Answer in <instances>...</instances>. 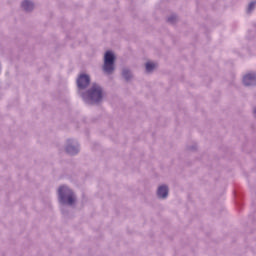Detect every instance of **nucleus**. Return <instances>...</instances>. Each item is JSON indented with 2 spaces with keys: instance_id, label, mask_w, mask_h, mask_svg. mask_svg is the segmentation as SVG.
I'll use <instances>...</instances> for the list:
<instances>
[{
  "instance_id": "1",
  "label": "nucleus",
  "mask_w": 256,
  "mask_h": 256,
  "mask_svg": "<svg viewBox=\"0 0 256 256\" xmlns=\"http://www.w3.org/2000/svg\"><path fill=\"white\" fill-rule=\"evenodd\" d=\"M84 98L90 103H99L103 99V89L97 84H93L90 90L86 92Z\"/></svg>"
},
{
  "instance_id": "2",
  "label": "nucleus",
  "mask_w": 256,
  "mask_h": 256,
  "mask_svg": "<svg viewBox=\"0 0 256 256\" xmlns=\"http://www.w3.org/2000/svg\"><path fill=\"white\" fill-rule=\"evenodd\" d=\"M58 195L61 203H65V199L68 205H73V203H75V195H73V191L66 186H61L58 189Z\"/></svg>"
},
{
  "instance_id": "3",
  "label": "nucleus",
  "mask_w": 256,
  "mask_h": 256,
  "mask_svg": "<svg viewBox=\"0 0 256 256\" xmlns=\"http://www.w3.org/2000/svg\"><path fill=\"white\" fill-rule=\"evenodd\" d=\"M115 63V55L111 51H107L104 56V66L103 69L105 73H113L115 67L113 66Z\"/></svg>"
},
{
  "instance_id": "4",
  "label": "nucleus",
  "mask_w": 256,
  "mask_h": 256,
  "mask_svg": "<svg viewBox=\"0 0 256 256\" xmlns=\"http://www.w3.org/2000/svg\"><path fill=\"white\" fill-rule=\"evenodd\" d=\"M89 83H91V78H89V75L86 74L80 75L77 80V85L79 89H85L89 86Z\"/></svg>"
},
{
  "instance_id": "5",
  "label": "nucleus",
  "mask_w": 256,
  "mask_h": 256,
  "mask_svg": "<svg viewBox=\"0 0 256 256\" xmlns=\"http://www.w3.org/2000/svg\"><path fill=\"white\" fill-rule=\"evenodd\" d=\"M243 83L246 85V87H249V85H255L256 84V75L255 74H247L243 78Z\"/></svg>"
},
{
  "instance_id": "6",
  "label": "nucleus",
  "mask_w": 256,
  "mask_h": 256,
  "mask_svg": "<svg viewBox=\"0 0 256 256\" xmlns=\"http://www.w3.org/2000/svg\"><path fill=\"white\" fill-rule=\"evenodd\" d=\"M158 197L165 199L169 195V188L167 186H160L157 191Z\"/></svg>"
},
{
  "instance_id": "7",
  "label": "nucleus",
  "mask_w": 256,
  "mask_h": 256,
  "mask_svg": "<svg viewBox=\"0 0 256 256\" xmlns=\"http://www.w3.org/2000/svg\"><path fill=\"white\" fill-rule=\"evenodd\" d=\"M22 7L25 11H32L34 5L29 0L22 2Z\"/></svg>"
},
{
  "instance_id": "8",
  "label": "nucleus",
  "mask_w": 256,
  "mask_h": 256,
  "mask_svg": "<svg viewBox=\"0 0 256 256\" xmlns=\"http://www.w3.org/2000/svg\"><path fill=\"white\" fill-rule=\"evenodd\" d=\"M155 67H157V64H155L153 62H147L146 63V71L148 73H151V71H153V69H155Z\"/></svg>"
},
{
  "instance_id": "9",
  "label": "nucleus",
  "mask_w": 256,
  "mask_h": 256,
  "mask_svg": "<svg viewBox=\"0 0 256 256\" xmlns=\"http://www.w3.org/2000/svg\"><path fill=\"white\" fill-rule=\"evenodd\" d=\"M66 151L70 155H75L79 150L75 146H67Z\"/></svg>"
},
{
  "instance_id": "10",
  "label": "nucleus",
  "mask_w": 256,
  "mask_h": 256,
  "mask_svg": "<svg viewBox=\"0 0 256 256\" xmlns=\"http://www.w3.org/2000/svg\"><path fill=\"white\" fill-rule=\"evenodd\" d=\"M123 77L126 79V80H129L131 79V72L127 69L123 70V73H122Z\"/></svg>"
},
{
  "instance_id": "11",
  "label": "nucleus",
  "mask_w": 256,
  "mask_h": 256,
  "mask_svg": "<svg viewBox=\"0 0 256 256\" xmlns=\"http://www.w3.org/2000/svg\"><path fill=\"white\" fill-rule=\"evenodd\" d=\"M252 9H255V2H252L248 6V13H251Z\"/></svg>"
},
{
  "instance_id": "12",
  "label": "nucleus",
  "mask_w": 256,
  "mask_h": 256,
  "mask_svg": "<svg viewBox=\"0 0 256 256\" xmlns=\"http://www.w3.org/2000/svg\"><path fill=\"white\" fill-rule=\"evenodd\" d=\"M173 19H175V16H172L168 19L169 23H173Z\"/></svg>"
},
{
  "instance_id": "13",
  "label": "nucleus",
  "mask_w": 256,
  "mask_h": 256,
  "mask_svg": "<svg viewBox=\"0 0 256 256\" xmlns=\"http://www.w3.org/2000/svg\"><path fill=\"white\" fill-rule=\"evenodd\" d=\"M254 117H256V109H254Z\"/></svg>"
}]
</instances>
